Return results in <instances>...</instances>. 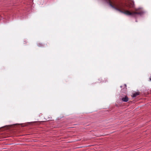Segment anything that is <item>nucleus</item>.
<instances>
[{"label": "nucleus", "instance_id": "f257e3e1", "mask_svg": "<svg viewBox=\"0 0 151 151\" xmlns=\"http://www.w3.org/2000/svg\"><path fill=\"white\" fill-rule=\"evenodd\" d=\"M109 5L112 8L116 10L117 11H118L119 12L125 14L127 15H132V16L134 17H135L136 14H139L140 15H142L143 13V12H134L133 13H131L128 11H126L125 12H123L120 9L115 7L110 2V0H109Z\"/></svg>", "mask_w": 151, "mask_h": 151}, {"label": "nucleus", "instance_id": "f03ea898", "mask_svg": "<svg viewBox=\"0 0 151 151\" xmlns=\"http://www.w3.org/2000/svg\"><path fill=\"white\" fill-rule=\"evenodd\" d=\"M122 100L124 102H126L128 101L129 99L128 97L126 96L122 98Z\"/></svg>", "mask_w": 151, "mask_h": 151}, {"label": "nucleus", "instance_id": "7ed1b4c3", "mask_svg": "<svg viewBox=\"0 0 151 151\" xmlns=\"http://www.w3.org/2000/svg\"><path fill=\"white\" fill-rule=\"evenodd\" d=\"M139 94V92H135L133 94L132 97L135 98Z\"/></svg>", "mask_w": 151, "mask_h": 151}, {"label": "nucleus", "instance_id": "20e7f679", "mask_svg": "<svg viewBox=\"0 0 151 151\" xmlns=\"http://www.w3.org/2000/svg\"><path fill=\"white\" fill-rule=\"evenodd\" d=\"M120 87L122 88V89H124L126 90L127 87L126 85V84H124L122 86H121Z\"/></svg>", "mask_w": 151, "mask_h": 151}, {"label": "nucleus", "instance_id": "39448f33", "mask_svg": "<svg viewBox=\"0 0 151 151\" xmlns=\"http://www.w3.org/2000/svg\"><path fill=\"white\" fill-rule=\"evenodd\" d=\"M38 46L39 47H42L43 45L41 43H39L38 44Z\"/></svg>", "mask_w": 151, "mask_h": 151}, {"label": "nucleus", "instance_id": "423d86ee", "mask_svg": "<svg viewBox=\"0 0 151 151\" xmlns=\"http://www.w3.org/2000/svg\"><path fill=\"white\" fill-rule=\"evenodd\" d=\"M150 81H151V78H150Z\"/></svg>", "mask_w": 151, "mask_h": 151}]
</instances>
